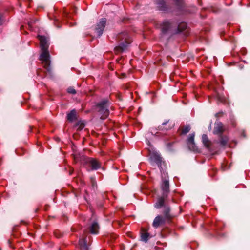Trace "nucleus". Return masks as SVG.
<instances>
[{
	"label": "nucleus",
	"instance_id": "nucleus-1",
	"mask_svg": "<svg viewBox=\"0 0 250 250\" xmlns=\"http://www.w3.org/2000/svg\"><path fill=\"white\" fill-rule=\"evenodd\" d=\"M38 39L40 41V45L42 52L40 55V60L42 62L43 67L48 72L51 70L50 55L48 51V44L46 38L42 36H38Z\"/></svg>",
	"mask_w": 250,
	"mask_h": 250
},
{
	"label": "nucleus",
	"instance_id": "nucleus-2",
	"mask_svg": "<svg viewBox=\"0 0 250 250\" xmlns=\"http://www.w3.org/2000/svg\"><path fill=\"white\" fill-rule=\"evenodd\" d=\"M155 208L161 209V212L164 215L163 218L161 216L158 215L156 217L153 222V226L155 228L165 224L166 220H170L174 215L170 213V208L167 204H156Z\"/></svg>",
	"mask_w": 250,
	"mask_h": 250
},
{
	"label": "nucleus",
	"instance_id": "nucleus-3",
	"mask_svg": "<svg viewBox=\"0 0 250 250\" xmlns=\"http://www.w3.org/2000/svg\"><path fill=\"white\" fill-rule=\"evenodd\" d=\"M117 38L119 40L120 45L116 46L114 49L116 54L120 53L124 51L128 45L132 42L131 39L126 32L119 34Z\"/></svg>",
	"mask_w": 250,
	"mask_h": 250
},
{
	"label": "nucleus",
	"instance_id": "nucleus-4",
	"mask_svg": "<svg viewBox=\"0 0 250 250\" xmlns=\"http://www.w3.org/2000/svg\"><path fill=\"white\" fill-rule=\"evenodd\" d=\"M97 106L98 108V112L101 116L100 118L102 119L106 118L109 114L108 101L104 100L102 101L97 104Z\"/></svg>",
	"mask_w": 250,
	"mask_h": 250
},
{
	"label": "nucleus",
	"instance_id": "nucleus-5",
	"mask_svg": "<svg viewBox=\"0 0 250 250\" xmlns=\"http://www.w3.org/2000/svg\"><path fill=\"white\" fill-rule=\"evenodd\" d=\"M84 163L90 168L89 170H96L101 167V163L96 159L87 157L84 160Z\"/></svg>",
	"mask_w": 250,
	"mask_h": 250
},
{
	"label": "nucleus",
	"instance_id": "nucleus-6",
	"mask_svg": "<svg viewBox=\"0 0 250 250\" xmlns=\"http://www.w3.org/2000/svg\"><path fill=\"white\" fill-rule=\"evenodd\" d=\"M161 189L162 190V195L159 196L158 202L157 203H164L165 199L167 198L169 192V182L167 180H165L163 181Z\"/></svg>",
	"mask_w": 250,
	"mask_h": 250
},
{
	"label": "nucleus",
	"instance_id": "nucleus-7",
	"mask_svg": "<svg viewBox=\"0 0 250 250\" xmlns=\"http://www.w3.org/2000/svg\"><path fill=\"white\" fill-rule=\"evenodd\" d=\"M106 24L105 19H102L99 23L96 25L94 30L95 32L98 36H101L103 32Z\"/></svg>",
	"mask_w": 250,
	"mask_h": 250
},
{
	"label": "nucleus",
	"instance_id": "nucleus-8",
	"mask_svg": "<svg viewBox=\"0 0 250 250\" xmlns=\"http://www.w3.org/2000/svg\"><path fill=\"white\" fill-rule=\"evenodd\" d=\"M194 133L190 134L187 139V144L190 150L193 151H196L197 150V148L194 143Z\"/></svg>",
	"mask_w": 250,
	"mask_h": 250
},
{
	"label": "nucleus",
	"instance_id": "nucleus-9",
	"mask_svg": "<svg viewBox=\"0 0 250 250\" xmlns=\"http://www.w3.org/2000/svg\"><path fill=\"white\" fill-rule=\"evenodd\" d=\"M150 160L151 161L156 163L159 167L162 162V158L157 153H152L150 154Z\"/></svg>",
	"mask_w": 250,
	"mask_h": 250
},
{
	"label": "nucleus",
	"instance_id": "nucleus-10",
	"mask_svg": "<svg viewBox=\"0 0 250 250\" xmlns=\"http://www.w3.org/2000/svg\"><path fill=\"white\" fill-rule=\"evenodd\" d=\"M225 129L222 123L219 122L215 124V126L214 128L213 132L215 134H220L222 133Z\"/></svg>",
	"mask_w": 250,
	"mask_h": 250
},
{
	"label": "nucleus",
	"instance_id": "nucleus-11",
	"mask_svg": "<svg viewBox=\"0 0 250 250\" xmlns=\"http://www.w3.org/2000/svg\"><path fill=\"white\" fill-rule=\"evenodd\" d=\"M99 225L96 222H93L89 227L90 233L93 234H97L99 232Z\"/></svg>",
	"mask_w": 250,
	"mask_h": 250
},
{
	"label": "nucleus",
	"instance_id": "nucleus-12",
	"mask_svg": "<svg viewBox=\"0 0 250 250\" xmlns=\"http://www.w3.org/2000/svg\"><path fill=\"white\" fill-rule=\"evenodd\" d=\"M202 142L205 145V146L209 148L211 145V142L208 140V136L206 134H204L202 136Z\"/></svg>",
	"mask_w": 250,
	"mask_h": 250
},
{
	"label": "nucleus",
	"instance_id": "nucleus-13",
	"mask_svg": "<svg viewBox=\"0 0 250 250\" xmlns=\"http://www.w3.org/2000/svg\"><path fill=\"white\" fill-rule=\"evenodd\" d=\"M170 27V23L167 21H165L163 22L161 25L162 31L163 33L167 32Z\"/></svg>",
	"mask_w": 250,
	"mask_h": 250
},
{
	"label": "nucleus",
	"instance_id": "nucleus-14",
	"mask_svg": "<svg viewBox=\"0 0 250 250\" xmlns=\"http://www.w3.org/2000/svg\"><path fill=\"white\" fill-rule=\"evenodd\" d=\"M149 238V234L145 229H142L141 231V239L145 242H146Z\"/></svg>",
	"mask_w": 250,
	"mask_h": 250
},
{
	"label": "nucleus",
	"instance_id": "nucleus-15",
	"mask_svg": "<svg viewBox=\"0 0 250 250\" xmlns=\"http://www.w3.org/2000/svg\"><path fill=\"white\" fill-rule=\"evenodd\" d=\"M190 130V127L189 125H186L182 127L180 129H179V131L180 132L179 134L180 135L182 134H186L188 133Z\"/></svg>",
	"mask_w": 250,
	"mask_h": 250
},
{
	"label": "nucleus",
	"instance_id": "nucleus-16",
	"mask_svg": "<svg viewBox=\"0 0 250 250\" xmlns=\"http://www.w3.org/2000/svg\"><path fill=\"white\" fill-rule=\"evenodd\" d=\"M76 116V113L75 110H73L71 111L67 115V119L70 121H72L75 119Z\"/></svg>",
	"mask_w": 250,
	"mask_h": 250
},
{
	"label": "nucleus",
	"instance_id": "nucleus-17",
	"mask_svg": "<svg viewBox=\"0 0 250 250\" xmlns=\"http://www.w3.org/2000/svg\"><path fill=\"white\" fill-rule=\"evenodd\" d=\"M228 138L227 137H220V143L223 145L225 146L227 142H228Z\"/></svg>",
	"mask_w": 250,
	"mask_h": 250
},
{
	"label": "nucleus",
	"instance_id": "nucleus-18",
	"mask_svg": "<svg viewBox=\"0 0 250 250\" xmlns=\"http://www.w3.org/2000/svg\"><path fill=\"white\" fill-rule=\"evenodd\" d=\"M79 244L82 247H86V241L84 238H81L79 240Z\"/></svg>",
	"mask_w": 250,
	"mask_h": 250
},
{
	"label": "nucleus",
	"instance_id": "nucleus-19",
	"mask_svg": "<svg viewBox=\"0 0 250 250\" xmlns=\"http://www.w3.org/2000/svg\"><path fill=\"white\" fill-rule=\"evenodd\" d=\"M77 126H78V129L82 130L84 128L85 125L83 122H79L78 123Z\"/></svg>",
	"mask_w": 250,
	"mask_h": 250
},
{
	"label": "nucleus",
	"instance_id": "nucleus-20",
	"mask_svg": "<svg viewBox=\"0 0 250 250\" xmlns=\"http://www.w3.org/2000/svg\"><path fill=\"white\" fill-rule=\"evenodd\" d=\"M90 182H91L92 186L94 188L95 187V186H96V181L95 180V179L93 177H91L90 178Z\"/></svg>",
	"mask_w": 250,
	"mask_h": 250
},
{
	"label": "nucleus",
	"instance_id": "nucleus-21",
	"mask_svg": "<svg viewBox=\"0 0 250 250\" xmlns=\"http://www.w3.org/2000/svg\"><path fill=\"white\" fill-rule=\"evenodd\" d=\"M67 92L69 93L74 94L76 93V90L72 87H69L67 89Z\"/></svg>",
	"mask_w": 250,
	"mask_h": 250
},
{
	"label": "nucleus",
	"instance_id": "nucleus-22",
	"mask_svg": "<svg viewBox=\"0 0 250 250\" xmlns=\"http://www.w3.org/2000/svg\"><path fill=\"white\" fill-rule=\"evenodd\" d=\"M216 98L220 102H222L225 101V98L223 96L220 95L218 94H217L216 95Z\"/></svg>",
	"mask_w": 250,
	"mask_h": 250
},
{
	"label": "nucleus",
	"instance_id": "nucleus-23",
	"mask_svg": "<svg viewBox=\"0 0 250 250\" xmlns=\"http://www.w3.org/2000/svg\"><path fill=\"white\" fill-rule=\"evenodd\" d=\"M165 5V4L163 1H162V3H159V7L161 10H165L166 7Z\"/></svg>",
	"mask_w": 250,
	"mask_h": 250
},
{
	"label": "nucleus",
	"instance_id": "nucleus-24",
	"mask_svg": "<svg viewBox=\"0 0 250 250\" xmlns=\"http://www.w3.org/2000/svg\"><path fill=\"white\" fill-rule=\"evenodd\" d=\"M64 16L67 19H69L71 18V14H69L67 11L66 10H65V11H64Z\"/></svg>",
	"mask_w": 250,
	"mask_h": 250
},
{
	"label": "nucleus",
	"instance_id": "nucleus-25",
	"mask_svg": "<svg viewBox=\"0 0 250 250\" xmlns=\"http://www.w3.org/2000/svg\"><path fill=\"white\" fill-rule=\"evenodd\" d=\"M181 26L182 27V30H184L187 27V24L185 23H182L178 26V29H180Z\"/></svg>",
	"mask_w": 250,
	"mask_h": 250
},
{
	"label": "nucleus",
	"instance_id": "nucleus-26",
	"mask_svg": "<svg viewBox=\"0 0 250 250\" xmlns=\"http://www.w3.org/2000/svg\"><path fill=\"white\" fill-rule=\"evenodd\" d=\"M58 22V20H55V21H54V24L55 25V26L56 27H59L60 26L57 24Z\"/></svg>",
	"mask_w": 250,
	"mask_h": 250
}]
</instances>
